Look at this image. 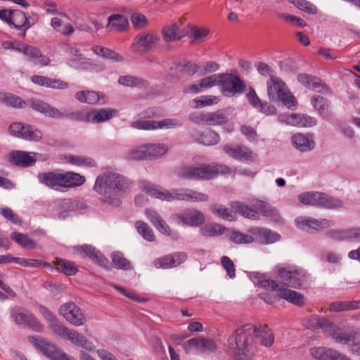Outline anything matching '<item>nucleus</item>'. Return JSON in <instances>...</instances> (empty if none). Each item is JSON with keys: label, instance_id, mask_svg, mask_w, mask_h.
Here are the masks:
<instances>
[{"label": "nucleus", "instance_id": "7c9ffc66", "mask_svg": "<svg viewBox=\"0 0 360 360\" xmlns=\"http://www.w3.org/2000/svg\"><path fill=\"white\" fill-rule=\"evenodd\" d=\"M162 38L166 42L180 40L187 34V32L179 27L176 23H172L165 27L162 30Z\"/></svg>", "mask_w": 360, "mask_h": 360}, {"label": "nucleus", "instance_id": "0eeeda50", "mask_svg": "<svg viewBox=\"0 0 360 360\" xmlns=\"http://www.w3.org/2000/svg\"><path fill=\"white\" fill-rule=\"evenodd\" d=\"M267 93L271 101H281L288 108L296 105V99L288 90L285 82L276 77H271L267 82Z\"/></svg>", "mask_w": 360, "mask_h": 360}, {"label": "nucleus", "instance_id": "5701e85b", "mask_svg": "<svg viewBox=\"0 0 360 360\" xmlns=\"http://www.w3.org/2000/svg\"><path fill=\"white\" fill-rule=\"evenodd\" d=\"M310 354L317 360H352L345 354L330 347H313L310 349Z\"/></svg>", "mask_w": 360, "mask_h": 360}, {"label": "nucleus", "instance_id": "6e6d98bb", "mask_svg": "<svg viewBox=\"0 0 360 360\" xmlns=\"http://www.w3.org/2000/svg\"><path fill=\"white\" fill-rule=\"evenodd\" d=\"M221 77V74H214L211 76L204 77L200 81V86L202 89H206L216 85H219Z\"/></svg>", "mask_w": 360, "mask_h": 360}, {"label": "nucleus", "instance_id": "f704fd0d", "mask_svg": "<svg viewBox=\"0 0 360 360\" xmlns=\"http://www.w3.org/2000/svg\"><path fill=\"white\" fill-rule=\"evenodd\" d=\"M117 114L118 110L112 108L91 110V120L96 123L104 122L116 117Z\"/></svg>", "mask_w": 360, "mask_h": 360}, {"label": "nucleus", "instance_id": "79ce46f5", "mask_svg": "<svg viewBox=\"0 0 360 360\" xmlns=\"http://www.w3.org/2000/svg\"><path fill=\"white\" fill-rule=\"evenodd\" d=\"M112 262L120 269L128 271L133 269L130 262L120 252H114L111 255Z\"/></svg>", "mask_w": 360, "mask_h": 360}, {"label": "nucleus", "instance_id": "1a4fd4ad", "mask_svg": "<svg viewBox=\"0 0 360 360\" xmlns=\"http://www.w3.org/2000/svg\"><path fill=\"white\" fill-rule=\"evenodd\" d=\"M32 108L46 116L52 118H62L64 117L75 119L79 121L89 122L90 120V112L89 110H82L76 112L63 113L57 108L51 107L49 104L38 99L31 101Z\"/></svg>", "mask_w": 360, "mask_h": 360}, {"label": "nucleus", "instance_id": "aec40b11", "mask_svg": "<svg viewBox=\"0 0 360 360\" xmlns=\"http://www.w3.org/2000/svg\"><path fill=\"white\" fill-rule=\"evenodd\" d=\"M11 135L27 141H38L42 138L41 132L30 125L13 123L9 127Z\"/></svg>", "mask_w": 360, "mask_h": 360}, {"label": "nucleus", "instance_id": "4468645a", "mask_svg": "<svg viewBox=\"0 0 360 360\" xmlns=\"http://www.w3.org/2000/svg\"><path fill=\"white\" fill-rule=\"evenodd\" d=\"M221 91L225 96L241 94L245 91L246 84L237 75L232 74H221Z\"/></svg>", "mask_w": 360, "mask_h": 360}, {"label": "nucleus", "instance_id": "f257e3e1", "mask_svg": "<svg viewBox=\"0 0 360 360\" xmlns=\"http://www.w3.org/2000/svg\"><path fill=\"white\" fill-rule=\"evenodd\" d=\"M131 184V180L126 176L111 170H106L97 176L94 189L103 197L104 203L117 207L121 205L122 198Z\"/></svg>", "mask_w": 360, "mask_h": 360}, {"label": "nucleus", "instance_id": "b1692460", "mask_svg": "<svg viewBox=\"0 0 360 360\" xmlns=\"http://www.w3.org/2000/svg\"><path fill=\"white\" fill-rule=\"evenodd\" d=\"M292 146L301 153H307L315 148L316 143L314 135L310 133H296L291 137Z\"/></svg>", "mask_w": 360, "mask_h": 360}, {"label": "nucleus", "instance_id": "a18cd8bd", "mask_svg": "<svg viewBox=\"0 0 360 360\" xmlns=\"http://www.w3.org/2000/svg\"><path fill=\"white\" fill-rule=\"evenodd\" d=\"M56 270L66 275H74L77 271V268L70 261L58 259L56 261Z\"/></svg>", "mask_w": 360, "mask_h": 360}, {"label": "nucleus", "instance_id": "6e6552de", "mask_svg": "<svg viewBox=\"0 0 360 360\" xmlns=\"http://www.w3.org/2000/svg\"><path fill=\"white\" fill-rule=\"evenodd\" d=\"M316 327L322 329L326 336L331 338L338 344L350 345L352 346L355 342L356 333H346L338 325L324 318L317 320Z\"/></svg>", "mask_w": 360, "mask_h": 360}, {"label": "nucleus", "instance_id": "c756f323", "mask_svg": "<svg viewBox=\"0 0 360 360\" xmlns=\"http://www.w3.org/2000/svg\"><path fill=\"white\" fill-rule=\"evenodd\" d=\"M10 25L20 30L19 35L21 37H25L26 31L31 27L26 14L20 10L13 11Z\"/></svg>", "mask_w": 360, "mask_h": 360}, {"label": "nucleus", "instance_id": "338daca9", "mask_svg": "<svg viewBox=\"0 0 360 360\" xmlns=\"http://www.w3.org/2000/svg\"><path fill=\"white\" fill-rule=\"evenodd\" d=\"M216 349L215 343L204 338H200L198 350L201 352H213Z\"/></svg>", "mask_w": 360, "mask_h": 360}, {"label": "nucleus", "instance_id": "ddd939ff", "mask_svg": "<svg viewBox=\"0 0 360 360\" xmlns=\"http://www.w3.org/2000/svg\"><path fill=\"white\" fill-rule=\"evenodd\" d=\"M281 278L287 282L292 288H300L308 277L307 271L299 267H281L278 270Z\"/></svg>", "mask_w": 360, "mask_h": 360}, {"label": "nucleus", "instance_id": "7ed1b4c3", "mask_svg": "<svg viewBox=\"0 0 360 360\" xmlns=\"http://www.w3.org/2000/svg\"><path fill=\"white\" fill-rule=\"evenodd\" d=\"M48 328L54 335L63 340H70L73 345L85 349L80 352L81 360H90L89 342L84 335L73 329L68 328L57 319L49 323Z\"/></svg>", "mask_w": 360, "mask_h": 360}, {"label": "nucleus", "instance_id": "5fc2aeb1", "mask_svg": "<svg viewBox=\"0 0 360 360\" xmlns=\"http://www.w3.org/2000/svg\"><path fill=\"white\" fill-rule=\"evenodd\" d=\"M220 141L219 135L214 131H209L202 134L200 142L205 146H213L217 144Z\"/></svg>", "mask_w": 360, "mask_h": 360}, {"label": "nucleus", "instance_id": "393cba45", "mask_svg": "<svg viewBox=\"0 0 360 360\" xmlns=\"http://www.w3.org/2000/svg\"><path fill=\"white\" fill-rule=\"evenodd\" d=\"M247 98L250 104L259 112L267 116L276 114V107L266 101H262L257 96L255 90L251 87L249 89V92L247 94Z\"/></svg>", "mask_w": 360, "mask_h": 360}, {"label": "nucleus", "instance_id": "cd10ccee", "mask_svg": "<svg viewBox=\"0 0 360 360\" xmlns=\"http://www.w3.org/2000/svg\"><path fill=\"white\" fill-rule=\"evenodd\" d=\"M39 181L47 187L55 191H63V173L50 172L39 174Z\"/></svg>", "mask_w": 360, "mask_h": 360}, {"label": "nucleus", "instance_id": "2f4dec72", "mask_svg": "<svg viewBox=\"0 0 360 360\" xmlns=\"http://www.w3.org/2000/svg\"><path fill=\"white\" fill-rule=\"evenodd\" d=\"M145 214L148 219L160 232L166 236L171 235L172 231L169 226L155 210L147 209Z\"/></svg>", "mask_w": 360, "mask_h": 360}, {"label": "nucleus", "instance_id": "bf43d9fd", "mask_svg": "<svg viewBox=\"0 0 360 360\" xmlns=\"http://www.w3.org/2000/svg\"><path fill=\"white\" fill-rule=\"evenodd\" d=\"M221 264L226 270L227 275L231 278H234L236 277V269L231 259L227 256H223L221 258Z\"/></svg>", "mask_w": 360, "mask_h": 360}, {"label": "nucleus", "instance_id": "f8f14e48", "mask_svg": "<svg viewBox=\"0 0 360 360\" xmlns=\"http://www.w3.org/2000/svg\"><path fill=\"white\" fill-rule=\"evenodd\" d=\"M179 175L185 179H210L216 176V170L213 165L184 166L180 168Z\"/></svg>", "mask_w": 360, "mask_h": 360}, {"label": "nucleus", "instance_id": "e433bc0d", "mask_svg": "<svg viewBox=\"0 0 360 360\" xmlns=\"http://www.w3.org/2000/svg\"><path fill=\"white\" fill-rule=\"evenodd\" d=\"M226 227L217 223H207L200 229V233L205 237H217L222 235Z\"/></svg>", "mask_w": 360, "mask_h": 360}, {"label": "nucleus", "instance_id": "72a5a7b5", "mask_svg": "<svg viewBox=\"0 0 360 360\" xmlns=\"http://www.w3.org/2000/svg\"><path fill=\"white\" fill-rule=\"evenodd\" d=\"M127 18L121 14H113L108 18L107 30L112 32H123L128 27Z\"/></svg>", "mask_w": 360, "mask_h": 360}, {"label": "nucleus", "instance_id": "3c124183", "mask_svg": "<svg viewBox=\"0 0 360 360\" xmlns=\"http://www.w3.org/2000/svg\"><path fill=\"white\" fill-rule=\"evenodd\" d=\"M91 260L101 267L109 271L112 269L108 259L95 248L91 247Z\"/></svg>", "mask_w": 360, "mask_h": 360}, {"label": "nucleus", "instance_id": "4c0bfd02", "mask_svg": "<svg viewBox=\"0 0 360 360\" xmlns=\"http://www.w3.org/2000/svg\"><path fill=\"white\" fill-rule=\"evenodd\" d=\"M92 51L96 55L101 56L103 58L110 59L114 62L119 63L124 60L122 56L108 48L101 46H95L92 49Z\"/></svg>", "mask_w": 360, "mask_h": 360}, {"label": "nucleus", "instance_id": "052dcab7", "mask_svg": "<svg viewBox=\"0 0 360 360\" xmlns=\"http://www.w3.org/2000/svg\"><path fill=\"white\" fill-rule=\"evenodd\" d=\"M64 161L75 166H83L87 165L88 159L80 155L69 154L65 155Z\"/></svg>", "mask_w": 360, "mask_h": 360}, {"label": "nucleus", "instance_id": "8fccbe9b", "mask_svg": "<svg viewBox=\"0 0 360 360\" xmlns=\"http://www.w3.org/2000/svg\"><path fill=\"white\" fill-rule=\"evenodd\" d=\"M118 82L121 85L131 87L143 86L146 83V81L143 79L131 75H124L120 77Z\"/></svg>", "mask_w": 360, "mask_h": 360}, {"label": "nucleus", "instance_id": "37998d69", "mask_svg": "<svg viewBox=\"0 0 360 360\" xmlns=\"http://www.w3.org/2000/svg\"><path fill=\"white\" fill-rule=\"evenodd\" d=\"M135 227L138 233L146 240L153 242L155 239L152 229L144 221H137Z\"/></svg>", "mask_w": 360, "mask_h": 360}, {"label": "nucleus", "instance_id": "09e8293b", "mask_svg": "<svg viewBox=\"0 0 360 360\" xmlns=\"http://www.w3.org/2000/svg\"><path fill=\"white\" fill-rule=\"evenodd\" d=\"M311 104L320 114L327 115L329 112V102L325 98L317 96L311 98Z\"/></svg>", "mask_w": 360, "mask_h": 360}, {"label": "nucleus", "instance_id": "dca6fc26", "mask_svg": "<svg viewBox=\"0 0 360 360\" xmlns=\"http://www.w3.org/2000/svg\"><path fill=\"white\" fill-rule=\"evenodd\" d=\"M297 227L308 233L321 231L324 229L333 226L335 222L330 219H316L309 217H299L295 219Z\"/></svg>", "mask_w": 360, "mask_h": 360}, {"label": "nucleus", "instance_id": "bb28decb", "mask_svg": "<svg viewBox=\"0 0 360 360\" xmlns=\"http://www.w3.org/2000/svg\"><path fill=\"white\" fill-rule=\"evenodd\" d=\"M248 232L252 235L254 240L264 245L276 243L281 238L276 232L262 227L250 228Z\"/></svg>", "mask_w": 360, "mask_h": 360}, {"label": "nucleus", "instance_id": "4d7b16f0", "mask_svg": "<svg viewBox=\"0 0 360 360\" xmlns=\"http://www.w3.org/2000/svg\"><path fill=\"white\" fill-rule=\"evenodd\" d=\"M209 34V30L206 28H198L193 27L189 37L195 42H202Z\"/></svg>", "mask_w": 360, "mask_h": 360}, {"label": "nucleus", "instance_id": "ea45409f", "mask_svg": "<svg viewBox=\"0 0 360 360\" xmlns=\"http://www.w3.org/2000/svg\"><path fill=\"white\" fill-rule=\"evenodd\" d=\"M211 210L214 214L223 219L230 221H235L236 219V212L231 207L226 208L220 205H214L212 206Z\"/></svg>", "mask_w": 360, "mask_h": 360}, {"label": "nucleus", "instance_id": "a19ab883", "mask_svg": "<svg viewBox=\"0 0 360 360\" xmlns=\"http://www.w3.org/2000/svg\"><path fill=\"white\" fill-rule=\"evenodd\" d=\"M230 206L234 210L235 212H238L245 218L254 219L255 217V211L240 201H233Z\"/></svg>", "mask_w": 360, "mask_h": 360}, {"label": "nucleus", "instance_id": "c85d7f7f", "mask_svg": "<svg viewBox=\"0 0 360 360\" xmlns=\"http://www.w3.org/2000/svg\"><path fill=\"white\" fill-rule=\"evenodd\" d=\"M297 79L301 84L313 91L325 93L328 90L327 86L319 78L312 75L299 74Z\"/></svg>", "mask_w": 360, "mask_h": 360}, {"label": "nucleus", "instance_id": "9d476101", "mask_svg": "<svg viewBox=\"0 0 360 360\" xmlns=\"http://www.w3.org/2000/svg\"><path fill=\"white\" fill-rule=\"evenodd\" d=\"M260 285L265 288L278 291L277 295L293 304L301 306L304 303V295L298 292L285 288V285L273 280H263Z\"/></svg>", "mask_w": 360, "mask_h": 360}, {"label": "nucleus", "instance_id": "c03bdc74", "mask_svg": "<svg viewBox=\"0 0 360 360\" xmlns=\"http://www.w3.org/2000/svg\"><path fill=\"white\" fill-rule=\"evenodd\" d=\"M11 238L23 248L33 249L37 246L36 243L32 239L28 238L27 235L22 233L13 232L11 233Z\"/></svg>", "mask_w": 360, "mask_h": 360}, {"label": "nucleus", "instance_id": "a211bd4d", "mask_svg": "<svg viewBox=\"0 0 360 360\" xmlns=\"http://www.w3.org/2000/svg\"><path fill=\"white\" fill-rule=\"evenodd\" d=\"M58 311L67 321L75 326H82L86 322V317L84 313L73 302L63 304L59 308Z\"/></svg>", "mask_w": 360, "mask_h": 360}, {"label": "nucleus", "instance_id": "473e14b6", "mask_svg": "<svg viewBox=\"0 0 360 360\" xmlns=\"http://www.w3.org/2000/svg\"><path fill=\"white\" fill-rule=\"evenodd\" d=\"M9 160L13 165L28 167L35 162L34 158L25 151L16 150L9 154Z\"/></svg>", "mask_w": 360, "mask_h": 360}, {"label": "nucleus", "instance_id": "774afa93", "mask_svg": "<svg viewBox=\"0 0 360 360\" xmlns=\"http://www.w3.org/2000/svg\"><path fill=\"white\" fill-rule=\"evenodd\" d=\"M45 86L53 89H66L69 87V84L58 79L47 77V83L45 84Z\"/></svg>", "mask_w": 360, "mask_h": 360}, {"label": "nucleus", "instance_id": "412c9836", "mask_svg": "<svg viewBox=\"0 0 360 360\" xmlns=\"http://www.w3.org/2000/svg\"><path fill=\"white\" fill-rule=\"evenodd\" d=\"M178 224L188 226H198L204 223L205 217L203 213L195 209H186L183 212L173 217Z\"/></svg>", "mask_w": 360, "mask_h": 360}, {"label": "nucleus", "instance_id": "680f3d73", "mask_svg": "<svg viewBox=\"0 0 360 360\" xmlns=\"http://www.w3.org/2000/svg\"><path fill=\"white\" fill-rule=\"evenodd\" d=\"M4 101L6 105L13 108H22L25 104V101L21 98L12 94L6 95Z\"/></svg>", "mask_w": 360, "mask_h": 360}, {"label": "nucleus", "instance_id": "864d4df0", "mask_svg": "<svg viewBox=\"0 0 360 360\" xmlns=\"http://www.w3.org/2000/svg\"><path fill=\"white\" fill-rule=\"evenodd\" d=\"M182 123L177 119L166 118L160 121H155V129H174L181 126Z\"/></svg>", "mask_w": 360, "mask_h": 360}, {"label": "nucleus", "instance_id": "13d9d810", "mask_svg": "<svg viewBox=\"0 0 360 360\" xmlns=\"http://www.w3.org/2000/svg\"><path fill=\"white\" fill-rule=\"evenodd\" d=\"M327 236L334 240H345L349 239V229L342 230H330L327 232Z\"/></svg>", "mask_w": 360, "mask_h": 360}, {"label": "nucleus", "instance_id": "2eb2a0df", "mask_svg": "<svg viewBox=\"0 0 360 360\" xmlns=\"http://www.w3.org/2000/svg\"><path fill=\"white\" fill-rule=\"evenodd\" d=\"M160 39V37L154 32H142L135 37L131 48L136 53H145L151 50Z\"/></svg>", "mask_w": 360, "mask_h": 360}, {"label": "nucleus", "instance_id": "de8ad7c7", "mask_svg": "<svg viewBox=\"0 0 360 360\" xmlns=\"http://www.w3.org/2000/svg\"><path fill=\"white\" fill-rule=\"evenodd\" d=\"M219 101V98L212 95L201 96L193 100V103H195L194 108H204L205 106L217 104Z\"/></svg>", "mask_w": 360, "mask_h": 360}, {"label": "nucleus", "instance_id": "4be33fe9", "mask_svg": "<svg viewBox=\"0 0 360 360\" xmlns=\"http://www.w3.org/2000/svg\"><path fill=\"white\" fill-rule=\"evenodd\" d=\"M223 150L231 158L242 162H253L256 155L245 146H223Z\"/></svg>", "mask_w": 360, "mask_h": 360}, {"label": "nucleus", "instance_id": "f3484780", "mask_svg": "<svg viewBox=\"0 0 360 360\" xmlns=\"http://www.w3.org/2000/svg\"><path fill=\"white\" fill-rule=\"evenodd\" d=\"M10 316L13 322L18 325H27L34 330L40 332L43 326L25 309L15 307L11 310Z\"/></svg>", "mask_w": 360, "mask_h": 360}, {"label": "nucleus", "instance_id": "603ef678", "mask_svg": "<svg viewBox=\"0 0 360 360\" xmlns=\"http://www.w3.org/2000/svg\"><path fill=\"white\" fill-rule=\"evenodd\" d=\"M289 2L296 6L298 9L309 14H315L317 13L316 6L306 0H289Z\"/></svg>", "mask_w": 360, "mask_h": 360}, {"label": "nucleus", "instance_id": "49530a36", "mask_svg": "<svg viewBox=\"0 0 360 360\" xmlns=\"http://www.w3.org/2000/svg\"><path fill=\"white\" fill-rule=\"evenodd\" d=\"M229 240L235 244H250L254 241L252 235H248L238 231H232L229 236Z\"/></svg>", "mask_w": 360, "mask_h": 360}, {"label": "nucleus", "instance_id": "a878e982", "mask_svg": "<svg viewBox=\"0 0 360 360\" xmlns=\"http://www.w3.org/2000/svg\"><path fill=\"white\" fill-rule=\"evenodd\" d=\"M187 259L184 252H175L167 255L154 260L153 264L156 268L169 269L180 265Z\"/></svg>", "mask_w": 360, "mask_h": 360}, {"label": "nucleus", "instance_id": "0e129e2a", "mask_svg": "<svg viewBox=\"0 0 360 360\" xmlns=\"http://www.w3.org/2000/svg\"><path fill=\"white\" fill-rule=\"evenodd\" d=\"M131 127L140 130H154L155 129V121L150 120H137L131 123Z\"/></svg>", "mask_w": 360, "mask_h": 360}, {"label": "nucleus", "instance_id": "69168bd1", "mask_svg": "<svg viewBox=\"0 0 360 360\" xmlns=\"http://www.w3.org/2000/svg\"><path fill=\"white\" fill-rule=\"evenodd\" d=\"M1 214L7 220L11 221L15 224H20L21 220L17 214H15L13 210L8 207H3L0 209Z\"/></svg>", "mask_w": 360, "mask_h": 360}, {"label": "nucleus", "instance_id": "423d86ee", "mask_svg": "<svg viewBox=\"0 0 360 360\" xmlns=\"http://www.w3.org/2000/svg\"><path fill=\"white\" fill-rule=\"evenodd\" d=\"M298 200L303 205L324 209H339L343 205L340 199L318 191L302 193L298 195Z\"/></svg>", "mask_w": 360, "mask_h": 360}, {"label": "nucleus", "instance_id": "20e7f679", "mask_svg": "<svg viewBox=\"0 0 360 360\" xmlns=\"http://www.w3.org/2000/svg\"><path fill=\"white\" fill-rule=\"evenodd\" d=\"M139 185V188L148 195L162 200L188 201L189 189L188 188H175L168 191L147 181H141Z\"/></svg>", "mask_w": 360, "mask_h": 360}, {"label": "nucleus", "instance_id": "e2e57ef3", "mask_svg": "<svg viewBox=\"0 0 360 360\" xmlns=\"http://www.w3.org/2000/svg\"><path fill=\"white\" fill-rule=\"evenodd\" d=\"M209 200V196L203 193L189 189L188 193V202H207Z\"/></svg>", "mask_w": 360, "mask_h": 360}, {"label": "nucleus", "instance_id": "9b49d317", "mask_svg": "<svg viewBox=\"0 0 360 360\" xmlns=\"http://www.w3.org/2000/svg\"><path fill=\"white\" fill-rule=\"evenodd\" d=\"M28 340L34 347L38 348L41 353L51 360H75L68 356L64 351L58 348L44 339L38 336H29Z\"/></svg>", "mask_w": 360, "mask_h": 360}, {"label": "nucleus", "instance_id": "58836bf2", "mask_svg": "<svg viewBox=\"0 0 360 360\" xmlns=\"http://www.w3.org/2000/svg\"><path fill=\"white\" fill-rule=\"evenodd\" d=\"M203 120L210 125L223 124L229 120L226 114L223 110L207 113L205 115Z\"/></svg>", "mask_w": 360, "mask_h": 360}, {"label": "nucleus", "instance_id": "f03ea898", "mask_svg": "<svg viewBox=\"0 0 360 360\" xmlns=\"http://www.w3.org/2000/svg\"><path fill=\"white\" fill-rule=\"evenodd\" d=\"M265 347H271L274 342V336L266 325L255 327L250 323L245 324L236 330L229 339V345L238 354H246L253 347L255 339Z\"/></svg>", "mask_w": 360, "mask_h": 360}, {"label": "nucleus", "instance_id": "c9c22d12", "mask_svg": "<svg viewBox=\"0 0 360 360\" xmlns=\"http://www.w3.org/2000/svg\"><path fill=\"white\" fill-rule=\"evenodd\" d=\"M63 188H73L81 186L85 181L84 176L73 172L63 173Z\"/></svg>", "mask_w": 360, "mask_h": 360}, {"label": "nucleus", "instance_id": "39448f33", "mask_svg": "<svg viewBox=\"0 0 360 360\" xmlns=\"http://www.w3.org/2000/svg\"><path fill=\"white\" fill-rule=\"evenodd\" d=\"M167 151L168 146L164 143H146L131 148L127 153V158L132 160H156Z\"/></svg>", "mask_w": 360, "mask_h": 360}, {"label": "nucleus", "instance_id": "6ab92c4d", "mask_svg": "<svg viewBox=\"0 0 360 360\" xmlns=\"http://www.w3.org/2000/svg\"><path fill=\"white\" fill-rule=\"evenodd\" d=\"M278 120L281 123L297 127H311L317 124L316 118L300 113L281 114Z\"/></svg>", "mask_w": 360, "mask_h": 360}]
</instances>
